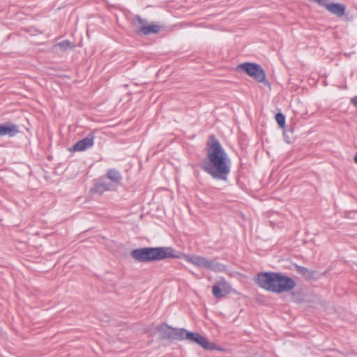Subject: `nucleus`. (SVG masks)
Instances as JSON below:
<instances>
[{
    "instance_id": "13",
    "label": "nucleus",
    "mask_w": 357,
    "mask_h": 357,
    "mask_svg": "<svg viewBox=\"0 0 357 357\" xmlns=\"http://www.w3.org/2000/svg\"><path fill=\"white\" fill-rule=\"evenodd\" d=\"M112 183L105 181H99L93 185V187L91 188V192L93 194L97 193L99 195H102L106 191L112 190Z\"/></svg>"
},
{
    "instance_id": "14",
    "label": "nucleus",
    "mask_w": 357,
    "mask_h": 357,
    "mask_svg": "<svg viewBox=\"0 0 357 357\" xmlns=\"http://www.w3.org/2000/svg\"><path fill=\"white\" fill-rule=\"evenodd\" d=\"M296 271L307 280H315L317 279L319 276L317 271L310 270L306 267L299 265H296Z\"/></svg>"
},
{
    "instance_id": "9",
    "label": "nucleus",
    "mask_w": 357,
    "mask_h": 357,
    "mask_svg": "<svg viewBox=\"0 0 357 357\" xmlns=\"http://www.w3.org/2000/svg\"><path fill=\"white\" fill-rule=\"evenodd\" d=\"M20 132L19 126L13 122L0 123V137H13Z\"/></svg>"
},
{
    "instance_id": "10",
    "label": "nucleus",
    "mask_w": 357,
    "mask_h": 357,
    "mask_svg": "<svg viewBox=\"0 0 357 357\" xmlns=\"http://www.w3.org/2000/svg\"><path fill=\"white\" fill-rule=\"evenodd\" d=\"M229 284L226 282L224 278H221L218 284L212 287L213 295L216 298H220L229 293Z\"/></svg>"
},
{
    "instance_id": "19",
    "label": "nucleus",
    "mask_w": 357,
    "mask_h": 357,
    "mask_svg": "<svg viewBox=\"0 0 357 357\" xmlns=\"http://www.w3.org/2000/svg\"><path fill=\"white\" fill-rule=\"evenodd\" d=\"M350 102L357 109V96L351 98Z\"/></svg>"
},
{
    "instance_id": "11",
    "label": "nucleus",
    "mask_w": 357,
    "mask_h": 357,
    "mask_svg": "<svg viewBox=\"0 0 357 357\" xmlns=\"http://www.w3.org/2000/svg\"><path fill=\"white\" fill-rule=\"evenodd\" d=\"M95 135L93 132L89 133L86 137L77 142L73 147L74 151H84L93 146Z\"/></svg>"
},
{
    "instance_id": "18",
    "label": "nucleus",
    "mask_w": 357,
    "mask_h": 357,
    "mask_svg": "<svg viewBox=\"0 0 357 357\" xmlns=\"http://www.w3.org/2000/svg\"><path fill=\"white\" fill-rule=\"evenodd\" d=\"M313 2L318 3L320 6H322L326 9V6H328L329 3L327 0H311Z\"/></svg>"
},
{
    "instance_id": "15",
    "label": "nucleus",
    "mask_w": 357,
    "mask_h": 357,
    "mask_svg": "<svg viewBox=\"0 0 357 357\" xmlns=\"http://www.w3.org/2000/svg\"><path fill=\"white\" fill-rule=\"evenodd\" d=\"M107 178L113 185L114 184L117 185L120 183L123 178L120 172L114 168H111L107 170Z\"/></svg>"
},
{
    "instance_id": "5",
    "label": "nucleus",
    "mask_w": 357,
    "mask_h": 357,
    "mask_svg": "<svg viewBox=\"0 0 357 357\" xmlns=\"http://www.w3.org/2000/svg\"><path fill=\"white\" fill-rule=\"evenodd\" d=\"M236 70L243 72L252 77L257 82L268 83L266 79V73L262 67L252 62H245L237 66Z\"/></svg>"
},
{
    "instance_id": "20",
    "label": "nucleus",
    "mask_w": 357,
    "mask_h": 357,
    "mask_svg": "<svg viewBox=\"0 0 357 357\" xmlns=\"http://www.w3.org/2000/svg\"><path fill=\"white\" fill-rule=\"evenodd\" d=\"M354 162H355L356 163H357V152H356V155L354 156Z\"/></svg>"
},
{
    "instance_id": "7",
    "label": "nucleus",
    "mask_w": 357,
    "mask_h": 357,
    "mask_svg": "<svg viewBox=\"0 0 357 357\" xmlns=\"http://www.w3.org/2000/svg\"><path fill=\"white\" fill-rule=\"evenodd\" d=\"M132 23L134 26H137V24L140 25L139 29L135 30V33L138 35L156 34L160 29V26L158 24H147V21L138 15L134 16Z\"/></svg>"
},
{
    "instance_id": "17",
    "label": "nucleus",
    "mask_w": 357,
    "mask_h": 357,
    "mask_svg": "<svg viewBox=\"0 0 357 357\" xmlns=\"http://www.w3.org/2000/svg\"><path fill=\"white\" fill-rule=\"evenodd\" d=\"M275 120L280 128H284L285 126V116L281 113L278 112L275 114Z\"/></svg>"
},
{
    "instance_id": "6",
    "label": "nucleus",
    "mask_w": 357,
    "mask_h": 357,
    "mask_svg": "<svg viewBox=\"0 0 357 357\" xmlns=\"http://www.w3.org/2000/svg\"><path fill=\"white\" fill-rule=\"evenodd\" d=\"M184 333H182L183 338L181 340H187L190 342L196 343L201 346L205 350L208 351H222V349L213 342H210L206 337L201 335L198 333H194L187 331L184 328Z\"/></svg>"
},
{
    "instance_id": "4",
    "label": "nucleus",
    "mask_w": 357,
    "mask_h": 357,
    "mask_svg": "<svg viewBox=\"0 0 357 357\" xmlns=\"http://www.w3.org/2000/svg\"><path fill=\"white\" fill-rule=\"evenodd\" d=\"M185 259L194 266L215 273L224 272L226 267L218 261L217 259H207L199 255H185Z\"/></svg>"
},
{
    "instance_id": "3",
    "label": "nucleus",
    "mask_w": 357,
    "mask_h": 357,
    "mask_svg": "<svg viewBox=\"0 0 357 357\" xmlns=\"http://www.w3.org/2000/svg\"><path fill=\"white\" fill-rule=\"evenodd\" d=\"M130 257L138 262L145 263L167 258L179 259L180 255L172 247H145L132 250Z\"/></svg>"
},
{
    "instance_id": "1",
    "label": "nucleus",
    "mask_w": 357,
    "mask_h": 357,
    "mask_svg": "<svg viewBox=\"0 0 357 357\" xmlns=\"http://www.w3.org/2000/svg\"><path fill=\"white\" fill-rule=\"evenodd\" d=\"M211 143H207L206 156L202 169L213 178L226 181L231 172V160L216 137H209Z\"/></svg>"
},
{
    "instance_id": "2",
    "label": "nucleus",
    "mask_w": 357,
    "mask_h": 357,
    "mask_svg": "<svg viewBox=\"0 0 357 357\" xmlns=\"http://www.w3.org/2000/svg\"><path fill=\"white\" fill-rule=\"evenodd\" d=\"M255 282L261 289L275 294L289 291L296 285L291 278L278 272H260Z\"/></svg>"
},
{
    "instance_id": "16",
    "label": "nucleus",
    "mask_w": 357,
    "mask_h": 357,
    "mask_svg": "<svg viewBox=\"0 0 357 357\" xmlns=\"http://www.w3.org/2000/svg\"><path fill=\"white\" fill-rule=\"evenodd\" d=\"M56 47L60 48L63 51H66L67 50L73 48L74 45L72 43H70L68 40H66L59 42L53 46V48H56Z\"/></svg>"
},
{
    "instance_id": "12",
    "label": "nucleus",
    "mask_w": 357,
    "mask_h": 357,
    "mask_svg": "<svg viewBox=\"0 0 357 357\" xmlns=\"http://www.w3.org/2000/svg\"><path fill=\"white\" fill-rule=\"evenodd\" d=\"M326 10L337 17H342L345 14L346 8L340 3H329Z\"/></svg>"
},
{
    "instance_id": "8",
    "label": "nucleus",
    "mask_w": 357,
    "mask_h": 357,
    "mask_svg": "<svg viewBox=\"0 0 357 357\" xmlns=\"http://www.w3.org/2000/svg\"><path fill=\"white\" fill-rule=\"evenodd\" d=\"M160 334L162 340H181L183 338L182 333H184V328H174L168 324L163 323L156 328Z\"/></svg>"
}]
</instances>
